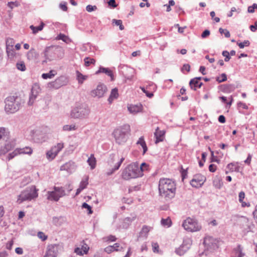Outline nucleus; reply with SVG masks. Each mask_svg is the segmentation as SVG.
Returning <instances> with one entry per match:
<instances>
[{
    "instance_id": "obj_1",
    "label": "nucleus",
    "mask_w": 257,
    "mask_h": 257,
    "mask_svg": "<svg viewBox=\"0 0 257 257\" xmlns=\"http://www.w3.org/2000/svg\"><path fill=\"white\" fill-rule=\"evenodd\" d=\"M176 184L174 181L168 178H161L159 182V195L166 200H170L176 194Z\"/></svg>"
},
{
    "instance_id": "obj_2",
    "label": "nucleus",
    "mask_w": 257,
    "mask_h": 257,
    "mask_svg": "<svg viewBox=\"0 0 257 257\" xmlns=\"http://www.w3.org/2000/svg\"><path fill=\"white\" fill-rule=\"evenodd\" d=\"M148 167V165L145 163H143L140 166L137 163H132L122 171L121 177L126 180L142 177L143 172L147 170Z\"/></svg>"
},
{
    "instance_id": "obj_3",
    "label": "nucleus",
    "mask_w": 257,
    "mask_h": 257,
    "mask_svg": "<svg viewBox=\"0 0 257 257\" xmlns=\"http://www.w3.org/2000/svg\"><path fill=\"white\" fill-rule=\"evenodd\" d=\"M5 110L8 113H13L18 111L25 103V100L20 96H10L5 101Z\"/></svg>"
},
{
    "instance_id": "obj_4",
    "label": "nucleus",
    "mask_w": 257,
    "mask_h": 257,
    "mask_svg": "<svg viewBox=\"0 0 257 257\" xmlns=\"http://www.w3.org/2000/svg\"><path fill=\"white\" fill-rule=\"evenodd\" d=\"M0 141L5 142L4 146L0 147V155H4L14 148V141L10 140V132L8 128L0 127Z\"/></svg>"
},
{
    "instance_id": "obj_5",
    "label": "nucleus",
    "mask_w": 257,
    "mask_h": 257,
    "mask_svg": "<svg viewBox=\"0 0 257 257\" xmlns=\"http://www.w3.org/2000/svg\"><path fill=\"white\" fill-rule=\"evenodd\" d=\"M130 131V126L128 124H124L114 129L112 136L115 142L119 145L124 144L127 140Z\"/></svg>"
},
{
    "instance_id": "obj_6",
    "label": "nucleus",
    "mask_w": 257,
    "mask_h": 257,
    "mask_svg": "<svg viewBox=\"0 0 257 257\" xmlns=\"http://www.w3.org/2000/svg\"><path fill=\"white\" fill-rule=\"evenodd\" d=\"M38 189L34 185L27 187L18 196L17 201V203L21 204L24 201H30L36 199L38 196Z\"/></svg>"
},
{
    "instance_id": "obj_7",
    "label": "nucleus",
    "mask_w": 257,
    "mask_h": 257,
    "mask_svg": "<svg viewBox=\"0 0 257 257\" xmlns=\"http://www.w3.org/2000/svg\"><path fill=\"white\" fill-rule=\"evenodd\" d=\"M90 113L89 107L85 104H77L72 109L70 116L73 118H84Z\"/></svg>"
},
{
    "instance_id": "obj_8",
    "label": "nucleus",
    "mask_w": 257,
    "mask_h": 257,
    "mask_svg": "<svg viewBox=\"0 0 257 257\" xmlns=\"http://www.w3.org/2000/svg\"><path fill=\"white\" fill-rule=\"evenodd\" d=\"M182 226L185 230L190 232H196L201 229V225L194 218L188 217L184 220Z\"/></svg>"
},
{
    "instance_id": "obj_9",
    "label": "nucleus",
    "mask_w": 257,
    "mask_h": 257,
    "mask_svg": "<svg viewBox=\"0 0 257 257\" xmlns=\"http://www.w3.org/2000/svg\"><path fill=\"white\" fill-rule=\"evenodd\" d=\"M67 194L65 190L62 187L54 186L53 191H49L47 192V199L50 201H58L61 197Z\"/></svg>"
},
{
    "instance_id": "obj_10",
    "label": "nucleus",
    "mask_w": 257,
    "mask_h": 257,
    "mask_svg": "<svg viewBox=\"0 0 257 257\" xmlns=\"http://www.w3.org/2000/svg\"><path fill=\"white\" fill-rule=\"evenodd\" d=\"M68 82V79L64 76H60L57 78L54 81L50 82L47 84V87L49 88L59 89L61 87L67 85Z\"/></svg>"
},
{
    "instance_id": "obj_11",
    "label": "nucleus",
    "mask_w": 257,
    "mask_h": 257,
    "mask_svg": "<svg viewBox=\"0 0 257 257\" xmlns=\"http://www.w3.org/2000/svg\"><path fill=\"white\" fill-rule=\"evenodd\" d=\"M64 148V144L62 143H57L56 145L52 147L51 149L46 153V158L49 161H52L55 159L58 153Z\"/></svg>"
},
{
    "instance_id": "obj_12",
    "label": "nucleus",
    "mask_w": 257,
    "mask_h": 257,
    "mask_svg": "<svg viewBox=\"0 0 257 257\" xmlns=\"http://www.w3.org/2000/svg\"><path fill=\"white\" fill-rule=\"evenodd\" d=\"M41 92V88L39 84L37 83H34L32 87L31 93L29 96V100L28 102V105L29 106L32 105L39 94Z\"/></svg>"
},
{
    "instance_id": "obj_13",
    "label": "nucleus",
    "mask_w": 257,
    "mask_h": 257,
    "mask_svg": "<svg viewBox=\"0 0 257 257\" xmlns=\"http://www.w3.org/2000/svg\"><path fill=\"white\" fill-rule=\"evenodd\" d=\"M192 245V240L190 238H185L183 239L182 244L176 248L175 252L179 255H182L185 254L190 248Z\"/></svg>"
},
{
    "instance_id": "obj_14",
    "label": "nucleus",
    "mask_w": 257,
    "mask_h": 257,
    "mask_svg": "<svg viewBox=\"0 0 257 257\" xmlns=\"http://www.w3.org/2000/svg\"><path fill=\"white\" fill-rule=\"evenodd\" d=\"M219 243L218 240L211 236L205 237L204 239V244L205 247L210 251L217 249L218 247Z\"/></svg>"
},
{
    "instance_id": "obj_15",
    "label": "nucleus",
    "mask_w": 257,
    "mask_h": 257,
    "mask_svg": "<svg viewBox=\"0 0 257 257\" xmlns=\"http://www.w3.org/2000/svg\"><path fill=\"white\" fill-rule=\"evenodd\" d=\"M60 249L58 244H53L48 245L44 257H57Z\"/></svg>"
},
{
    "instance_id": "obj_16",
    "label": "nucleus",
    "mask_w": 257,
    "mask_h": 257,
    "mask_svg": "<svg viewBox=\"0 0 257 257\" xmlns=\"http://www.w3.org/2000/svg\"><path fill=\"white\" fill-rule=\"evenodd\" d=\"M206 180L204 176L198 174L194 176L193 178L190 181L191 185L195 188L201 187Z\"/></svg>"
},
{
    "instance_id": "obj_17",
    "label": "nucleus",
    "mask_w": 257,
    "mask_h": 257,
    "mask_svg": "<svg viewBox=\"0 0 257 257\" xmlns=\"http://www.w3.org/2000/svg\"><path fill=\"white\" fill-rule=\"evenodd\" d=\"M12 41V39L7 40L6 47L7 56L9 59L11 60H13L14 58H17L18 55V53H16L14 50Z\"/></svg>"
},
{
    "instance_id": "obj_18",
    "label": "nucleus",
    "mask_w": 257,
    "mask_h": 257,
    "mask_svg": "<svg viewBox=\"0 0 257 257\" xmlns=\"http://www.w3.org/2000/svg\"><path fill=\"white\" fill-rule=\"evenodd\" d=\"M107 90L106 86L103 84H99L96 89L91 92V95L93 97L100 98L103 96Z\"/></svg>"
},
{
    "instance_id": "obj_19",
    "label": "nucleus",
    "mask_w": 257,
    "mask_h": 257,
    "mask_svg": "<svg viewBox=\"0 0 257 257\" xmlns=\"http://www.w3.org/2000/svg\"><path fill=\"white\" fill-rule=\"evenodd\" d=\"M245 255V253L244 251L243 247L238 244L233 248L231 257H244Z\"/></svg>"
},
{
    "instance_id": "obj_20",
    "label": "nucleus",
    "mask_w": 257,
    "mask_h": 257,
    "mask_svg": "<svg viewBox=\"0 0 257 257\" xmlns=\"http://www.w3.org/2000/svg\"><path fill=\"white\" fill-rule=\"evenodd\" d=\"M165 133L166 132L164 130H160L159 127H157L154 133L155 137L156 138V144H158L159 142L163 141L165 138Z\"/></svg>"
},
{
    "instance_id": "obj_21",
    "label": "nucleus",
    "mask_w": 257,
    "mask_h": 257,
    "mask_svg": "<svg viewBox=\"0 0 257 257\" xmlns=\"http://www.w3.org/2000/svg\"><path fill=\"white\" fill-rule=\"evenodd\" d=\"M239 222L242 227L245 231L248 232L251 230V226H253V225L251 224V222H249V220L247 218L245 217H241Z\"/></svg>"
},
{
    "instance_id": "obj_22",
    "label": "nucleus",
    "mask_w": 257,
    "mask_h": 257,
    "mask_svg": "<svg viewBox=\"0 0 257 257\" xmlns=\"http://www.w3.org/2000/svg\"><path fill=\"white\" fill-rule=\"evenodd\" d=\"M76 166L75 163L72 161L66 163L60 167V170L66 171L68 172L71 173L75 169Z\"/></svg>"
},
{
    "instance_id": "obj_23",
    "label": "nucleus",
    "mask_w": 257,
    "mask_h": 257,
    "mask_svg": "<svg viewBox=\"0 0 257 257\" xmlns=\"http://www.w3.org/2000/svg\"><path fill=\"white\" fill-rule=\"evenodd\" d=\"M100 73H103L109 76L111 78V80H114V76L112 71L108 68H104L100 67L98 71L96 72V74H99Z\"/></svg>"
},
{
    "instance_id": "obj_24",
    "label": "nucleus",
    "mask_w": 257,
    "mask_h": 257,
    "mask_svg": "<svg viewBox=\"0 0 257 257\" xmlns=\"http://www.w3.org/2000/svg\"><path fill=\"white\" fill-rule=\"evenodd\" d=\"M127 109L130 113L135 114L142 111V105L141 104L131 105L127 107Z\"/></svg>"
},
{
    "instance_id": "obj_25",
    "label": "nucleus",
    "mask_w": 257,
    "mask_h": 257,
    "mask_svg": "<svg viewBox=\"0 0 257 257\" xmlns=\"http://www.w3.org/2000/svg\"><path fill=\"white\" fill-rule=\"evenodd\" d=\"M202 84V82L197 81L196 78L192 79L189 82L191 88L194 90H196L197 88H200Z\"/></svg>"
},
{
    "instance_id": "obj_26",
    "label": "nucleus",
    "mask_w": 257,
    "mask_h": 257,
    "mask_svg": "<svg viewBox=\"0 0 257 257\" xmlns=\"http://www.w3.org/2000/svg\"><path fill=\"white\" fill-rule=\"evenodd\" d=\"M136 218V215H133L131 217H127L125 218L122 223V226L124 228H127L131 223L134 221Z\"/></svg>"
},
{
    "instance_id": "obj_27",
    "label": "nucleus",
    "mask_w": 257,
    "mask_h": 257,
    "mask_svg": "<svg viewBox=\"0 0 257 257\" xmlns=\"http://www.w3.org/2000/svg\"><path fill=\"white\" fill-rule=\"evenodd\" d=\"M118 96V90L115 88L111 90L110 96L108 99V102L111 103L113 100L116 99Z\"/></svg>"
},
{
    "instance_id": "obj_28",
    "label": "nucleus",
    "mask_w": 257,
    "mask_h": 257,
    "mask_svg": "<svg viewBox=\"0 0 257 257\" xmlns=\"http://www.w3.org/2000/svg\"><path fill=\"white\" fill-rule=\"evenodd\" d=\"M152 227L147 225H144L140 232V236H143L147 238L149 232L151 230Z\"/></svg>"
},
{
    "instance_id": "obj_29",
    "label": "nucleus",
    "mask_w": 257,
    "mask_h": 257,
    "mask_svg": "<svg viewBox=\"0 0 257 257\" xmlns=\"http://www.w3.org/2000/svg\"><path fill=\"white\" fill-rule=\"evenodd\" d=\"M57 74L56 70H51L48 73H43L42 74V77L44 79L53 78Z\"/></svg>"
},
{
    "instance_id": "obj_30",
    "label": "nucleus",
    "mask_w": 257,
    "mask_h": 257,
    "mask_svg": "<svg viewBox=\"0 0 257 257\" xmlns=\"http://www.w3.org/2000/svg\"><path fill=\"white\" fill-rule=\"evenodd\" d=\"M124 158H123V157H122V158L120 159V160H119V161H118V162H117V163L114 165V168H112V169L110 170V171L108 172L107 173V175H108V176L111 175V174H113V173L115 171L117 170L119 168V167H120V166L121 164H122V163L123 162V161H124Z\"/></svg>"
},
{
    "instance_id": "obj_31",
    "label": "nucleus",
    "mask_w": 257,
    "mask_h": 257,
    "mask_svg": "<svg viewBox=\"0 0 257 257\" xmlns=\"http://www.w3.org/2000/svg\"><path fill=\"white\" fill-rule=\"evenodd\" d=\"M44 26L45 24L43 22H41L40 26L38 27H35L33 25H31L30 26V28L31 30H32L33 34H36L38 32L42 31L43 29Z\"/></svg>"
},
{
    "instance_id": "obj_32",
    "label": "nucleus",
    "mask_w": 257,
    "mask_h": 257,
    "mask_svg": "<svg viewBox=\"0 0 257 257\" xmlns=\"http://www.w3.org/2000/svg\"><path fill=\"white\" fill-rule=\"evenodd\" d=\"M38 54L34 49H31L27 54V57L28 60H32L36 59Z\"/></svg>"
},
{
    "instance_id": "obj_33",
    "label": "nucleus",
    "mask_w": 257,
    "mask_h": 257,
    "mask_svg": "<svg viewBox=\"0 0 257 257\" xmlns=\"http://www.w3.org/2000/svg\"><path fill=\"white\" fill-rule=\"evenodd\" d=\"M96 159L95 158L93 154H91L90 157L87 160V163L90 166L91 169L95 168L96 166Z\"/></svg>"
},
{
    "instance_id": "obj_34",
    "label": "nucleus",
    "mask_w": 257,
    "mask_h": 257,
    "mask_svg": "<svg viewBox=\"0 0 257 257\" xmlns=\"http://www.w3.org/2000/svg\"><path fill=\"white\" fill-rule=\"evenodd\" d=\"M88 250V247L82 246V248H76L74 250V252L78 255H82L84 254H86Z\"/></svg>"
},
{
    "instance_id": "obj_35",
    "label": "nucleus",
    "mask_w": 257,
    "mask_h": 257,
    "mask_svg": "<svg viewBox=\"0 0 257 257\" xmlns=\"http://www.w3.org/2000/svg\"><path fill=\"white\" fill-rule=\"evenodd\" d=\"M137 144H139L142 146V148L143 149V154H144L147 151L148 149L144 137H140Z\"/></svg>"
},
{
    "instance_id": "obj_36",
    "label": "nucleus",
    "mask_w": 257,
    "mask_h": 257,
    "mask_svg": "<svg viewBox=\"0 0 257 257\" xmlns=\"http://www.w3.org/2000/svg\"><path fill=\"white\" fill-rule=\"evenodd\" d=\"M77 79L79 84H82L83 81L87 78L86 75H84L78 71H76Z\"/></svg>"
},
{
    "instance_id": "obj_37",
    "label": "nucleus",
    "mask_w": 257,
    "mask_h": 257,
    "mask_svg": "<svg viewBox=\"0 0 257 257\" xmlns=\"http://www.w3.org/2000/svg\"><path fill=\"white\" fill-rule=\"evenodd\" d=\"M21 154H28L31 155L33 152V150L31 148L26 147L23 148H19Z\"/></svg>"
},
{
    "instance_id": "obj_38",
    "label": "nucleus",
    "mask_w": 257,
    "mask_h": 257,
    "mask_svg": "<svg viewBox=\"0 0 257 257\" xmlns=\"http://www.w3.org/2000/svg\"><path fill=\"white\" fill-rule=\"evenodd\" d=\"M238 197H239V199H238L239 201V202H240L241 203V206L242 207L249 206V204L247 205V203H246L245 202L243 201V200L245 197V193L244 192H243V191L240 192L239 193Z\"/></svg>"
},
{
    "instance_id": "obj_39",
    "label": "nucleus",
    "mask_w": 257,
    "mask_h": 257,
    "mask_svg": "<svg viewBox=\"0 0 257 257\" xmlns=\"http://www.w3.org/2000/svg\"><path fill=\"white\" fill-rule=\"evenodd\" d=\"M161 222L163 226L167 227H169L172 225V221L170 217H168L166 219L162 218Z\"/></svg>"
},
{
    "instance_id": "obj_40",
    "label": "nucleus",
    "mask_w": 257,
    "mask_h": 257,
    "mask_svg": "<svg viewBox=\"0 0 257 257\" xmlns=\"http://www.w3.org/2000/svg\"><path fill=\"white\" fill-rule=\"evenodd\" d=\"M84 65L86 67L89 66L91 64H95V60L93 58L88 57H85L84 59Z\"/></svg>"
},
{
    "instance_id": "obj_41",
    "label": "nucleus",
    "mask_w": 257,
    "mask_h": 257,
    "mask_svg": "<svg viewBox=\"0 0 257 257\" xmlns=\"http://www.w3.org/2000/svg\"><path fill=\"white\" fill-rule=\"evenodd\" d=\"M62 129L63 131H72L76 130L77 129V126L75 124H66L63 126Z\"/></svg>"
},
{
    "instance_id": "obj_42",
    "label": "nucleus",
    "mask_w": 257,
    "mask_h": 257,
    "mask_svg": "<svg viewBox=\"0 0 257 257\" xmlns=\"http://www.w3.org/2000/svg\"><path fill=\"white\" fill-rule=\"evenodd\" d=\"M50 48H47L45 49V50L44 51V56H45L46 59L43 61V63H44V62L47 63L48 61H50L52 59L51 58V56L50 55Z\"/></svg>"
},
{
    "instance_id": "obj_43",
    "label": "nucleus",
    "mask_w": 257,
    "mask_h": 257,
    "mask_svg": "<svg viewBox=\"0 0 257 257\" xmlns=\"http://www.w3.org/2000/svg\"><path fill=\"white\" fill-rule=\"evenodd\" d=\"M16 67L18 70L21 71H24L26 69L24 62L22 61H19L17 63Z\"/></svg>"
},
{
    "instance_id": "obj_44",
    "label": "nucleus",
    "mask_w": 257,
    "mask_h": 257,
    "mask_svg": "<svg viewBox=\"0 0 257 257\" xmlns=\"http://www.w3.org/2000/svg\"><path fill=\"white\" fill-rule=\"evenodd\" d=\"M20 151V150H19V149L17 148L15 149L12 153H10L8 156V160H10L18 155H20L21 154Z\"/></svg>"
},
{
    "instance_id": "obj_45",
    "label": "nucleus",
    "mask_w": 257,
    "mask_h": 257,
    "mask_svg": "<svg viewBox=\"0 0 257 257\" xmlns=\"http://www.w3.org/2000/svg\"><path fill=\"white\" fill-rule=\"evenodd\" d=\"M112 23L113 25L119 26L120 30H123L124 29V27L122 25V22L120 20L113 19L112 20Z\"/></svg>"
},
{
    "instance_id": "obj_46",
    "label": "nucleus",
    "mask_w": 257,
    "mask_h": 257,
    "mask_svg": "<svg viewBox=\"0 0 257 257\" xmlns=\"http://www.w3.org/2000/svg\"><path fill=\"white\" fill-rule=\"evenodd\" d=\"M234 86L232 84H227L224 86L223 91L225 92H230L234 89Z\"/></svg>"
},
{
    "instance_id": "obj_47",
    "label": "nucleus",
    "mask_w": 257,
    "mask_h": 257,
    "mask_svg": "<svg viewBox=\"0 0 257 257\" xmlns=\"http://www.w3.org/2000/svg\"><path fill=\"white\" fill-rule=\"evenodd\" d=\"M250 42L248 40H245L243 42L237 43V45L240 49H243L244 47L248 46Z\"/></svg>"
},
{
    "instance_id": "obj_48",
    "label": "nucleus",
    "mask_w": 257,
    "mask_h": 257,
    "mask_svg": "<svg viewBox=\"0 0 257 257\" xmlns=\"http://www.w3.org/2000/svg\"><path fill=\"white\" fill-rule=\"evenodd\" d=\"M88 183V178H86L81 181L79 187L83 190L86 188Z\"/></svg>"
},
{
    "instance_id": "obj_49",
    "label": "nucleus",
    "mask_w": 257,
    "mask_h": 257,
    "mask_svg": "<svg viewBox=\"0 0 257 257\" xmlns=\"http://www.w3.org/2000/svg\"><path fill=\"white\" fill-rule=\"evenodd\" d=\"M152 249L154 252H159V245L157 242H152Z\"/></svg>"
},
{
    "instance_id": "obj_50",
    "label": "nucleus",
    "mask_w": 257,
    "mask_h": 257,
    "mask_svg": "<svg viewBox=\"0 0 257 257\" xmlns=\"http://www.w3.org/2000/svg\"><path fill=\"white\" fill-rule=\"evenodd\" d=\"M219 31L220 33L221 34H224V36H225V37L226 38H229L230 36V34L228 30H226V29H223L222 28H220L219 29Z\"/></svg>"
},
{
    "instance_id": "obj_51",
    "label": "nucleus",
    "mask_w": 257,
    "mask_h": 257,
    "mask_svg": "<svg viewBox=\"0 0 257 257\" xmlns=\"http://www.w3.org/2000/svg\"><path fill=\"white\" fill-rule=\"evenodd\" d=\"M222 55L225 57L224 61L225 62H228L230 59V56L229 55V53L227 51H223L222 53Z\"/></svg>"
},
{
    "instance_id": "obj_52",
    "label": "nucleus",
    "mask_w": 257,
    "mask_h": 257,
    "mask_svg": "<svg viewBox=\"0 0 257 257\" xmlns=\"http://www.w3.org/2000/svg\"><path fill=\"white\" fill-rule=\"evenodd\" d=\"M111 247L113 248V250L114 251H121L123 250L122 247H119V244L118 243H114L113 245H111Z\"/></svg>"
},
{
    "instance_id": "obj_53",
    "label": "nucleus",
    "mask_w": 257,
    "mask_h": 257,
    "mask_svg": "<svg viewBox=\"0 0 257 257\" xmlns=\"http://www.w3.org/2000/svg\"><path fill=\"white\" fill-rule=\"evenodd\" d=\"M221 79L219 77L216 78V81L219 83H221L224 81H225L227 80V76L225 73H222L221 75Z\"/></svg>"
},
{
    "instance_id": "obj_54",
    "label": "nucleus",
    "mask_w": 257,
    "mask_h": 257,
    "mask_svg": "<svg viewBox=\"0 0 257 257\" xmlns=\"http://www.w3.org/2000/svg\"><path fill=\"white\" fill-rule=\"evenodd\" d=\"M59 8L62 11L66 12L67 11V3L65 2H62L59 4Z\"/></svg>"
},
{
    "instance_id": "obj_55",
    "label": "nucleus",
    "mask_w": 257,
    "mask_h": 257,
    "mask_svg": "<svg viewBox=\"0 0 257 257\" xmlns=\"http://www.w3.org/2000/svg\"><path fill=\"white\" fill-rule=\"evenodd\" d=\"M38 237L42 241H44L47 239V236L43 232L39 231L37 234Z\"/></svg>"
},
{
    "instance_id": "obj_56",
    "label": "nucleus",
    "mask_w": 257,
    "mask_h": 257,
    "mask_svg": "<svg viewBox=\"0 0 257 257\" xmlns=\"http://www.w3.org/2000/svg\"><path fill=\"white\" fill-rule=\"evenodd\" d=\"M82 207L83 208H86L88 211L89 214H92V210L91 209V207L88 205L87 203L84 202L82 205Z\"/></svg>"
},
{
    "instance_id": "obj_57",
    "label": "nucleus",
    "mask_w": 257,
    "mask_h": 257,
    "mask_svg": "<svg viewBox=\"0 0 257 257\" xmlns=\"http://www.w3.org/2000/svg\"><path fill=\"white\" fill-rule=\"evenodd\" d=\"M19 5V4L17 2H9L8 4V6L10 7L11 9H13L14 7H18Z\"/></svg>"
},
{
    "instance_id": "obj_58",
    "label": "nucleus",
    "mask_w": 257,
    "mask_h": 257,
    "mask_svg": "<svg viewBox=\"0 0 257 257\" xmlns=\"http://www.w3.org/2000/svg\"><path fill=\"white\" fill-rule=\"evenodd\" d=\"M220 99L222 100L223 102L226 103L227 105H228L229 106L231 105L233 99L231 97H230V101L228 102H226L227 101V98L225 96H221L220 97Z\"/></svg>"
},
{
    "instance_id": "obj_59",
    "label": "nucleus",
    "mask_w": 257,
    "mask_h": 257,
    "mask_svg": "<svg viewBox=\"0 0 257 257\" xmlns=\"http://www.w3.org/2000/svg\"><path fill=\"white\" fill-rule=\"evenodd\" d=\"M97 9V7L95 6H92V5H88L86 7V10L88 12H91L93 11H95Z\"/></svg>"
},
{
    "instance_id": "obj_60",
    "label": "nucleus",
    "mask_w": 257,
    "mask_h": 257,
    "mask_svg": "<svg viewBox=\"0 0 257 257\" xmlns=\"http://www.w3.org/2000/svg\"><path fill=\"white\" fill-rule=\"evenodd\" d=\"M141 90L143 91V92H144L147 97L149 98H152L154 94L152 92H149L148 91H147L144 87H141Z\"/></svg>"
},
{
    "instance_id": "obj_61",
    "label": "nucleus",
    "mask_w": 257,
    "mask_h": 257,
    "mask_svg": "<svg viewBox=\"0 0 257 257\" xmlns=\"http://www.w3.org/2000/svg\"><path fill=\"white\" fill-rule=\"evenodd\" d=\"M57 40H61L64 42H66L67 37L66 35L63 34H60L56 38Z\"/></svg>"
},
{
    "instance_id": "obj_62",
    "label": "nucleus",
    "mask_w": 257,
    "mask_h": 257,
    "mask_svg": "<svg viewBox=\"0 0 257 257\" xmlns=\"http://www.w3.org/2000/svg\"><path fill=\"white\" fill-rule=\"evenodd\" d=\"M209 150L211 152V158L210 159V162H217V163H218L219 160H217L216 158H215V157L214 156L213 151H212L211 150L210 148H209Z\"/></svg>"
},
{
    "instance_id": "obj_63",
    "label": "nucleus",
    "mask_w": 257,
    "mask_h": 257,
    "mask_svg": "<svg viewBox=\"0 0 257 257\" xmlns=\"http://www.w3.org/2000/svg\"><path fill=\"white\" fill-rule=\"evenodd\" d=\"M13 244H14V241L13 240H11L9 241L6 244L7 249L11 250L12 248Z\"/></svg>"
},
{
    "instance_id": "obj_64",
    "label": "nucleus",
    "mask_w": 257,
    "mask_h": 257,
    "mask_svg": "<svg viewBox=\"0 0 257 257\" xmlns=\"http://www.w3.org/2000/svg\"><path fill=\"white\" fill-rule=\"evenodd\" d=\"M249 28L251 31L255 32L257 30V21L255 22L254 25H250Z\"/></svg>"
}]
</instances>
